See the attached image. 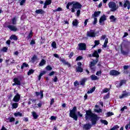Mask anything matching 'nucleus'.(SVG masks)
Returning a JSON list of instances; mask_svg holds the SVG:
<instances>
[{"label":"nucleus","mask_w":130,"mask_h":130,"mask_svg":"<svg viewBox=\"0 0 130 130\" xmlns=\"http://www.w3.org/2000/svg\"><path fill=\"white\" fill-rule=\"evenodd\" d=\"M85 113V118L86 120H90V119L92 125L96 124L97 121H98V119H99L98 116L93 113L91 110H86Z\"/></svg>","instance_id":"obj_1"},{"label":"nucleus","mask_w":130,"mask_h":130,"mask_svg":"<svg viewBox=\"0 0 130 130\" xmlns=\"http://www.w3.org/2000/svg\"><path fill=\"white\" fill-rule=\"evenodd\" d=\"M80 10L82 9V5L79 2H72V8L71 9L72 13H75L76 12L75 9Z\"/></svg>","instance_id":"obj_2"},{"label":"nucleus","mask_w":130,"mask_h":130,"mask_svg":"<svg viewBox=\"0 0 130 130\" xmlns=\"http://www.w3.org/2000/svg\"><path fill=\"white\" fill-rule=\"evenodd\" d=\"M77 111V107H74L72 110H70V117H72V118H73V119H75L76 121L78 120V116L76 114V112Z\"/></svg>","instance_id":"obj_3"},{"label":"nucleus","mask_w":130,"mask_h":130,"mask_svg":"<svg viewBox=\"0 0 130 130\" xmlns=\"http://www.w3.org/2000/svg\"><path fill=\"white\" fill-rule=\"evenodd\" d=\"M111 12H115L118 9V6L116 5V3L111 2L108 4Z\"/></svg>","instance_id":"obj_4"},{"label":"nucleus","mask_w":130,"mask_h":130,"mask_svg":"<svg viewBox=\"0 0 130 130\" xmlns=\"http://www.w3.org/2000/svg\"><path fill=\"white\" fill-rule=\"evenodd\" d=\"M97 62H98V59H96L95 60H93V61L90 62V63L89 64V68L92 71H95V65L97 64Z\"/></svg>","instance_id":"obj_5"},{"label":"nucleus","mask_w":130,"mask_h":130,"mask_svg":"<svg viewBox=\"0 0 130 130\" xmlns=\"http://www.w3.org/2000/svg\"><path fill=\"white\" fill-rule=\"evenodd\" d=\"M79 48L78 49L79 50H86L87 49V46L86 45V44L85 43H80L78 44Z\"/></svg>","instance_id":"obj_6"},{"label":"nucleus","mask_w":130,"mask_h":130,"mask_svg":"<svg viewBox=\"0 0 130 130\" xmlns=\"http://www.w3.org/2000/svg\"><path fill=\"white\" fill-rule=\"evenodd\" d=\"M86 35L87 37H95V32L93 30H90L87 32Z\"/></svg>","instance_id":"obj_7"},{"label":"nucleus","mask_w":130,"mask_h":130,"mask_svg":"<svg viewBox=\"0 0 130 130\" xmlns=\"http://www.w3.org/2000/svg\"><path fill=\"white\" fill-rule=\"evenodd\" d=\"M7 27L9 30H11V31H14V32L18 31V28L15 25H9L7 26Z\"/></svg>","instance_id":"obj_8"},{"label":"nucleus","mask_w":130,"mask_h":130,"mask_svg":"<svg viewBox=\"0 0 130 130\" xmlns=\"http://www.w3.org/2000/svg\"><path fill=\"white\" fill-rule=\"evenodd\" d=\"M20 99H21V95L17 93L13 99V101L14 102H19V101H20Z\"/></svg>","instance_id":"obj_9"},{"label":"nucleus","mask_w":130,"mask_h":130,"mask_svg":"<svg viewBox=\"0 0 130 130\" xmlns=\"http://www.w3.org/2000/svg\"><path fill=\"white\" fill-rule=\"evenodd\" d=\"M110 75L111 76H118V75H120V72L116 70H111L110 72Z\"/></svg>","instance_id":"obj_10"},{"label":"nucleus","mask_w":130,"mask_h":130,"mask_svg":"<svg viewBox=\"0 0 130 130\" xmlns=\"http://www.w3.org/2000/svg\"><path fill=\"white\" fill-rule=\"evenodd\" d=\"M127 96H130V92H126L125 91L123 92V94L119 96L120 99H122V98H125Z\"/></svg>","instance_id":"obj_11"},{"label":"nucleus","mask_w":130,"mask_h":130,"mask_svg":"<svg viewBox=\"0 0 130 130\" xmlns=\"http://www.w3.org/2000/svg\"><path fill=\"white\" fill-rule=\"evenodd\" d=\"M92 127V124L90 123H86L83 125V129L88 130Z\"/></svg>","instance_id":"obj_12"},{"label":"nucleus","mask_w":130,"mask_h":130,"mask_svg":"<svg viewBox=\"0 0 130 130\" xmlns=\"http://www.w3.org/2000/svg\"><path fill=\"white\" fill-rule=\"evenodd\" d=\"M52 1L51 0H46L45 3L44 4V6L43 7L44 9H46L47 6L51 5Z\"/></svg>","instance_id":"obj_13"},{"label":"nucleus","mask_w":130,"mask_h":130,"mask_svg":"<svg viewBox=\"0 0 130 130\" xmlns=\"http://www.w3.org/2000/svg\"><path fill=\"white\" fill-rule=\"evenodd\" d=\"M104 21H106V16H105V15H103L101 17L99 21L100 24H102Z\"/></svg>","instance_id":"obj_14"},{"label":"nucleus","mask_w":130,"mask_h":130,"mask_svg":"<svg viewBox=\"0 0 130 130\" xmlns=\"http://www.w3.org/2000/svg\"><path fill=\"white\" fill-rule=\"evenodd\" d=\"M125 3L123 5V7L124 8H126V7H127V9L128 10H129L130 9V3H129V1H124Z\"/></svg>","instance_id":"obj_15"},{"label":"nucleus","mask_w":130,"mask_h":130,"mask_svg":"<svg viewBox=\"0 0 130 130\" xmlns=\"http://www.w3.org/2000/svg\"><path fill=\"white\" fill-rule=\"evenodd\" d=\"M101 14V11H95L94 14H93L91 16L92 18H96L97 17H99V15Z\"/></svg>","instance_id":"obj_16"},{"label":"nucleus","mask_w":130,"mask_h":130,"mask_svg":"<svg viewBox=\"0 0 130 130\" xmlns=\"http://www.w3.org/2000/svg\"><path fill=\"white\" fill-rule=\"evenodd\" d=\"M60 61H61L62 62H63V64H64L65 66H68V67H69V68H70L71 67V64H70V63H69V62H67V61H66V60H64V59H60Z\"/></svg>","instance_id":"obj_17"},{"label":"nucleus","mask_w":130,"mask_h":130,"mask_svg":"<svg viewBox=\"0 0 130 130\" xmlns=\"http://www.w3.org/2000/svg\"><path fill=\"white\" fill-rule=\"evenodd\" d=\"M14 82L15 83L16 85H18L19 86L21 85V81H20L18 78H15L14 79Z\"/></svg>","instance_id":"obj_18"},{"label":"nucleus","mask_w":130,"mask_h":130,"mask_svg":"<svg viewBox=\"0 0 130 130\" xmlns=\"http://www.w3.org/2000/svg\"><path fill=\"white\" fill-rule=\"evenodd\" d=\"M38 57L36 55H34V56L31 58L30 62L34 63L36 60H37Z\"/></svg>","instance_id":"obj_19"},{"label":"nucleus","mask_w":130,"mask_h":130,"mask_svg":"<svg viewBox=\"0 0 130 130\" xmlns=\"http://www.w3.org/2000/svg\"><path fill=\"white\" fill-rule=\"evenodd\" d=\"M36 96H39V95H41V98L42 99L43 98V91L41 90L40 92H36Z\"/></svg>","instance_id":"obj_20"},{"label":"nucleus","mask_w":130,"mask_h":130,"mask_svg":"<svg viewBox=\"0 0 130 130\" xmlns=\"http://www.w3.org/2000/svg\"><path fill=\"white\" fill-rule=\"evenodd\" d=\"M83 70L82 69V67L78 66L77 68H76V72L77 73H83Z\"/></svg>","instance_id":"obj_21"},{"label":"nucleus","mask_w":130,"mask_h":130,"mask_svg":"<svg viewBox=\"0 0 130 130\" xmlns=\"http://www.w3.org/2000/svg\"><path fill=\"white\" fill-rule=\"evenodd\" d=\"M92 81H96V80H99V78L95 75H92L90 76Z\"/></svg>","instance_id":"obj_22"},{"label":"nucleus","mask_w":130,"mask_h":130,"mask_svg":"<svg viewBox=\"0 0 130 130\" xmlns=\"http://www.w3.org/2000/svg\"><path fill=\"white\" fill-rule=\"evenodd\" d=\"M10 39H11V40H15L16 41L18 40V38L16 35H13L10 37Z\"/></svg>","instance_id":"obj_23"},{"label":"nucleus","mask_w":130,"mask_h":130,"mask_svg":"<svg viewBox=\"0 0 130 130\" xmlns=\"http://www.w3.org/2000/svg\"><path fill=\"white\" fill-rule=\"evenodd\" d=\"M32 115L34 118V119H37L38 118V115L36 113V112H32Z\"/></svg>","instance_id":"obj_24"},{"label":"nucleus","mask_w":130,"mask_h":130,"mask_svg":"<svg viewBox=\"0 0 130 130\" xmlns=\"http://www.w3.org/2000/svg\"><path fill=\"white\" fill-rule=\"evenodd\" d=\"M110 20L111 22H115L116 21V18L114 15H112L110 17Z\"/></svg>","instance_id":"obj_25"},{"label":"nucleus","mask_w":130,"mask_h":130,"mask_svg":"<svg viewBox=\"0 0 130 130\" xmlns=\"http://www.w3.org/2000/svg\"><path fill=\"white\" fill-rule=\"evenodd\" d=\"M44 11L42 9H39L36 11V14H41V15H42V14H44Z\"/></svg>","instance_id":"obj_26"},{"label":"nucleus","mask_w":130,"mask_h":130,"mask_svg":"<svg viewBox=\"0 0 130 130\" xmlns=\"http://www.w3.org/2000/svg\"><path fill=\"white\" fill-rule=\"evenodd\" d=\"M92 56H93V57H96V58H98V57H99V54H98L97 51H94V52L92 54Z\"/></svg>","instance_id":"obj_27"},{"label":"nucleus","mask_w":130,"mask_h":130,"mask_svg":"<svg viewBox=\"0 0 130 130\" xmlns=\"http://www.w3.org/2000/svg\"><path fill=\"white\" fill-rule=\"evenodd\" d=\"M36 100L35 99H29L28 100V105H30V104H31V103H35V102H36Z\"/></svg>","instance_id":"obj_28"},{"label":"nucleus","mask_w":130,"mask_h":130,"mask_svg":"<svg viewBox=\"0 0 130 130\" xmlns=\"http://www.w3.org/2000/svg\"><path fill=\"white\" fill-rule=\"evenodd\" d=\"M46 62V61H45V60H44V59H42L39 63L40 67H42V66H44V64H45Z\"/></svg>","instance_id":"obj_29"},{"label":"nucleus","mask_w":130,"mask_h":130,"mask_svg":"<svg viewBox=\"0 0 130 130\" xmlns=\"http://www.w3.org/2000/svg\"><path fill=\"white\" fill-rule=\"evenodd\" d=\"M45 74H46V71H43L42 73H40V74L39 76V78H38L39 81H40V80H41V77H42L43 75H45Z\"/></svg>","instance_id":"obj_30"},{"label":"nucleus","mask_w":130,"mask_h":130,"mask_svg":"<svg viewBox=\"0 0 130 130\" xmlns=\"http://www.w3.org/2000/svg\"><path fill=\"white\" fill-rule=\"evenodd\" d=\"M95 89H96V87H92L91 89H90V90H89L87 91V94L92 93V92H94V91H95Z\"/></svg>","instance_id":"obj_31"},{"label":"nucleus","mask_w":130,"mask_h":130,"mask_svg":"<svg viewBox=\"0 0 130 130\" xmlns=\"http://www.w3.org/2000/svg\"><path fill=\"white\" fill-rule=\"evenodd\" d=\"M107 43H108V39H106L104 44L103 45V47H104L105 48H106V47H107Z\"/></svg>","instance_id":"obj_32"},{"label":"nucleus","mask_w":130,"mask_h":130,"mask_svg":"<svg viewBox=\"0 0 130 130\" xmlns=\"http://www.w3.org/2000/svg\"><path fill=\"white\" fill-rule=\"evenodd\" d=\"M86 81H87V79H86V78L81 80L80 81V85L84 86V85H85V83H86Z\"/></svg>","instance_id":"obj_33"},{"label":"nucleus","mask_w":130,"mask_h":130,"mask_svg":"<svg viewBox=\"0 0 130 130\" xmlns=\"http://www.w3.org/2000/svg\"><path fill=\"white\" fill-rule=\"evenodd\" d=\"M73 25L77 26H78V24H79V22H78V20L75 19L73 21Z\"/></svg>","instance_id":"obj_34"},{"label":"nucleus","mask_w":130,"mask_h":130,"mask_svg":"<svg viewBox=\"0 0 130 130\" xmlns=\"http://www.w3.org/2000/svg\"><path fill=\"white\" fill-rule=\"evenodd\" d=\"M28 67H29V65H28V64H27L26 62H24L22 64V66L21 67V69L23 70L24 68H28Z\"/></svg>","instance_id":"obj_35"},{"label":"nucleus","mask_w":130,"mask_h":130,"mask_svg":"<svg viewBox=\"0 0 130 130\" xmlns=\"http://www.w3.org/2000/svg\"><path fill=\"white\" fill-rule=\"evenodd\" d=\"M12 108L14 109H16V108H18V103H14L12 104Z\"/></svg>","instance_id":"obj_36"},{"label":"nucleus","mask_w":130,"mask_h":130,"mask_svg":"<svg viewBox=\"0 0 130 130\" xmlns=\"http://www.w3.org/2000/svg\"><path fill=\"white\" fill-rule=\"evenodd\" d=\"M62 11V9L61 8H60V7H58L57 9H55V10H53V12H54V13H55V12H60V11Z\"/></svg>","instance_id":"obj_37"},{"label":"nucleus","mask_w":130,"mask_h":130,"mask_svg":"<svg viewBox=\"0 0 130 130\" xmlns=\"http://www.w3.org/2000/svg\"><path fill=\"white\" fill-rule=\"evenodd\" d=\"M12 24L13 25H16V24H17V19L16 18V17H14L12 20Z\"/></svg>","instance_id":"obj_38"},{"label":"nucleus","mask_w":130,"mask_h":130,"mask_svg":"<svg viewBox=\"0 0 130 130\" xmlns=\"http://www.w3.org/2000/svg\"><path fill=\"white\" fill-rule=\"evenodd\" d=\"M117 128H119V126L117 125L114 126L110 130H118Z\"/></svg>","instance_id":"obj_39"},{"label":"nucleus","mask_w":130,"mask_h":130,"mask_svg":"<svg viewBox=\"0 0 130 130\" xmlns=\"http://www.w3.org/2000/svg\"><path fill=\"white\" fill-rule=\"evenodd\" d=\"M101 122H102V123H103L104 124H105L106 125H107V124H108V122L106 120L101 119Z\"/></svg>","instance_id":"obj_40"},{"label":"nucleus","mask_w":130,"mask_h":130,"mask_svg":"<svg viewBox=\"0 0 130 130\" xmlns=\"http://www.w3.org/2000/svg\"><path fill=\"white\" fill-rule=\"evenodd\" d=\"M15 116H23V114L22 113L18 112V113H14Z\"/></svg>","instance_id":"obj_41"},{"label":"nucleus","mask_w":130,"mask_h":130,"mask_svg":"<svg viewBox=\"0 0 130 130\" xmlns=\"http://www.w3.org/2000/svg\"><path fill=\"white\" fill-rule=\"evenodd\" d=\"M121 52L123 55H127V53H128L127 52L123 51V50H122V48H121Z\"/></svg>","instance_id":"obj_42"},{"label":"nucleus","mask_w":130,"mask_h":130,"mask_svg":"<svg viewBox=\"0 0 130 130\" xmlns=\"http://www.w3.org/2000/svg\"><path fill=\"white\" fill-rule=\"evenodd\" d=\"M125 80H121L119 84V87H121L123 85V84H125Z\"/></svg>","instance_id":"obj_43"},{"label":"nucleus","mask_w":130,"mask_h":130,"mask_svg":"<svg viewBox=\"0 0 130 130\" xmlns=\"http://www.w3.org/2000/svg\"><path fill=\"white\" fill-rule=\"evenodd\" d=\"M8 120H9V122H13V121H15V118L14 117L9 118Z\"/></svg>","instance_id":"obj_44"},{"label":"nucleus","mask_w":130,"mask_h":130,"mask_svg":"<svg viewBox=\"0 0 130 130\" xmlns=\"http://www.w3.org/2000/svg\"><path fill=\"white\" fill-rule=\"evenodd\" d=\"M33 73H34V71L33 70H30L27 72V75H28V76H30V75H32V74H33Z\"/></svg>","instance_id":"obj_45"},{"label":"nucleus","mask_w":130,"mask_h":130,"mask_svg":"<svg viewBox=\"0 0 130 130\" xmlns=\"http://www.w3.org/2000/svg\"><path fill=\"white\" fill-rule=\"evenodd\" d=\"M51 46L53 48H56V43L55 42H53L51 44Z\"/></svg>","instance_id":"obj_46"},{"label":"nucleus","mask_w":130,"mask_h":130,"mask_svg":"<svg viewBox=\"0 0 130 130\" xmlns=\"http://www.w3.org/2000/svg\"><path fill=\"white\" fill-rule=\"evenodd\" d=\"M72 5H73V2L68 3L67 5V9L69 10L70 9V6H72Z\"/></svg>","instance_id":"obj_47"},{"label":"nucleus","mask_w":130,"mask_h":130,"mask_svg":"<svg viewBox=\"0 0 130 130\" xmlns=\"http://www.w3.org/2000/svg\"><path fill=\"white\" fill-rule=\"evenodd\" d=\"M113 112H109L108 113H107V117H109V116H111L112 115H113Z\"/></svg>","instance_id":"obj_48"},{"label":"nucleus","mask_w":130,"mask_h":130,"mask_svg":"<svg viewBox=\"0 0 130 130\" xmlns=\"http://www.w3.org/2000/svg\"><path fill=\"white\" fill-rule=\"evenodd\" d=\"M46 69L47 71H51V70H52V68H51V67L50 66H47Z\"/></svg>","instance_id":"obj_49"},{"label":"nucleus","mask_w":130,"mask_h":130,"mask_svg":"<svg viewBox=\"0 0 130 130\" xmlns=\"http://www.w3.org/2000/svg\"><path fill=\"white\" fill-rule=\"evenodd\" d=\"M94 18V21L93 22V25H96L97 24V18L93 17Z\"/></svg>","instance_id":"obj_50"},{"label":"nucleus","mask_w":130,"mask_h":130,"mask_svg":"<svg viewBox=\"0 0 130 130\" xmlns=\"http://www.w3.org/2000/svg\"><path fill=\"white\" fill-rule=\"evenodd\" d=\"M25 3H26V0H22L20 3V5L23 6V5H24V4H25Z\"/></svg>","instance_id":"obj_51"},{"label":"nucleus","mask_w":130,"mask_h":130,"mask_svg":"<svg viewBox=\"0 0 130 130\" xmlns=\"http://www.w3.org/2000/svg\"><path fill=\"white\" fill-rule=\"evenodd\" d=\"M83 59V57H82V56H79L78 57H77L76 58V60H81V59Z\"/></svg>","instance_id":"obj_52"},{"label":"nucleus","mask_w":130,"mask_h":130,"mask_svg":"<svg viewBox=\"0 0 130 130\" xmlns=\"http://www.w3.org/2000/svg\"><path fill=\"white\" fill-rule=\"evenodd\" d=\"M79 85H80V84L79 83V82H78V81H76L75 82H74V86L75 87H77V86H79Z\"/></svg>","instance_id":"obj_53"},{"label":"nucleus","mask_w":130,"mask_h":130,"mask_svg":"<svg viewBox=\"0 0 130 130\" xmlns=\"http://www.w3.org/2000/svg\"><path fill=\"white\" fill-rule=\"evenodd\" d=\"M95 112H98V113H100V112H102V109H99V110H95Z\"/></svg>","instance_id":"obj_54"},{"label":"nucleus","mask_w":130,"mask_h":130,"mask_svg":"<svg viewBox=\"0 0 130 130\" xmlns=\"http://www.w3.org/2000/svg\"><path fill=\"white\" fill-rule=\"evenodd\" d=\"M108 91H109V88H105L103 90V92H104V93H107V92H108Z\"/></svg>","instance_id":"obj_55"},{"label":"nucleus","mask_w":130,"mask_h":130,"mask_svg":"<svg viewBox=\"0 0 130 130\" xmlns=\"http://www.w3.org/2000/svg\"><path fill=\"white\" fill-rule=\"evenodd\" d=\"M126 109H127V107H126V106H124L123 108H122L121 109V111L122 112H123V111H124V110H126Z\"/></svg>","instance_id":"obj_56"},{"label":"nucleus","mask_w":130,"mask_h":130,"mask_svg":"<svg viewBox=\"0 0 130 130\" xmlns=\"http://www.w3.org/2000/svg\"><path fill=\"white\" fill-rule=\"evenodd\" d=\"M77 114L79 117H83V115L80 112V111H78L77 112Z\"/></svg>","instance_id":"obj_57"},{"label":"nucleus","mask_w":130,"mask_h":130,"mask_svg":"<svg viewBox=\"0 0 130 130\" xmlns=\"http://www.w3.org/2000/svg\"><path fill=\"white\" fill-rule=\"evenodd\" d=\"M30 45H34V44H35V41L34 40H32L30 41Z\"/></svg>","instance_id":"obj_58"},{"label":"nucleus","mask_w":130,"mask_h":130,"mask_svg":"<svg viewBox=\"0 0 130 130\" xmlns=\"http://www.w3.org/2000/svg\"><path fill=\"white\" fill-rule=\"evenodd\" d=\"M109 98V93H108L107 95H105L104 99H108Z\"/></svg>","instance_id":"obj_59"},{"label":"nucleus","mask_w":130,"mask_h":130,"mask_svg":"<svg viewBox=\"0 0 130 130\" xmlns=\"http://www.w3.org/2000/svg\"><path fill=\"white\" fill-rule=\"evenodd\" d=\"M94 43L95 45H99V43H100V42L99 40H95L94 41Z\"/></svg>","instance_id":"obj_60"},{"label":"nucleus","mask_w":130,"mask_h":130,"mask_svg":"<svg viewBox=\"0 0 130 130\" xmlns=\"http://www.w3.org/2000/svg\"><path fill=\"white\" fill-rule=\"evenodd\" d=\"M106 38V36L103 35L102 37H101V40H104Z\"/></svg>","instance_id":"obj_61"},{"label":"nucleus","mask_w":130,"mask_h":130,"mask_svg":"<svg viewBox=\"0 0 130 130\" xmlns=\"http://www.w3.org/2000/svg\"><path fill=\"white\" fill-rule=\"evenodd\" d=\"M80 14H81V11L80 10H79L77 12V17H79Z\"/></svg>","instance_id":"obj_62"},{"label":"nucleus","mask_w":130,"mask_h":130,"mask_svg":"<svg viewBox=\"0 0 130 130\" xmlns=\"http://www.w3.org/2000/svg\"><path fill=\"white\" fill-rule=\"evenodd\" d=\"M57 76H55L54 78L53 79V81L55 82H57Z\"/></svg>","instance_id":"obj_63"},{"label":"nucleus","mask_w":130,"mask_h":130,"mask_svg":"<svg viewBox=\"0 0 130 130\" xmlns=\"http://www.w3.org/2000/svg\"><path fill=\"white\" fill-rule=\"evenodd\" d=\"M128 68H129V66H124L123 67V69L124 70H127V69H128Z\"/></svg>","instance_id":"obj_64"}]
</instances>
